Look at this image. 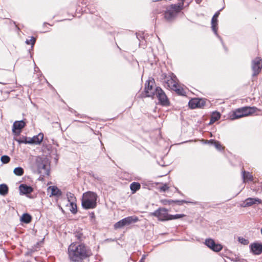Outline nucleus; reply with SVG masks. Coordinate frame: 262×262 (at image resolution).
<instances>
[{
    "mask_svg": "<svg viewBox=\"0 0 262 262\" xmlns=\"http://www.w3.org/2000/svg\"><path fill=\"white\" fill-rule=\"evenodd\" d=\"M185 214H177L175 215L169 214V220H176L184 217Z\"/></svg>",
    "mask_w": 262,
    "mask_h": 262,
    "instance_id": "obj_27",
    "label": "nucleus"
},
{
    "mask_svg": "<svg viewBox=\"0 0 262 262\" xmlns=\"http://www.w3.org/2000/svg\"><path fill=\"white\" fill-rule=\"evenodd\" d=\"M43 138V134L42 133H39L38 135L34 136L31 141L28 142L30 143H34L36 144H40L42 141Z\"/></svg>",
    "mask_w": 262,
    "mask_h": 262,
    "instance_id": "obj_18",
    "label": "nucleus"
},
{
    "mask_svg": "<svg viewBox=\"0 0 262 262\" xmlns=\"http://www.w3.org/2000/svg\"><path fill=\"white\" fill-rule=\"evenodd\" d=\"M155 81L154 79L148 80L145 84L144 93H142V97L157 98L159 102L163 105L168 104V101L164 92L160 87L155 88Z\"/></svg>",
    "mask_w": 262,
    "mask_h": 262,
    "instance_id": "obj_2",
    "label": "nucleus"
},
{
    "mask_svg": "<svg viewBox=\"0 0 262 262\" xmlns=\"http://www.w3.org/2000/svg\"><path fill=\"white\" fill-rule=\"evenodd\" d=\"M245 116H230V118H229L231 120H235L239 119L242 117H244Z\"/></svg>",
    "mask_w": 262,
    "mask_h": 262,
    "instance_id": "obj_36",
    "label": "nucleus"
},
{
    "mask_svg": "<svg viewBox=\"0 0 262 262\" xmlns=\"http://www.w3.org/2000/svg\"><path fill=\"white\" fill-rule=\"evenodd\" d=\"M256 202L258 203H261V201L259 199L249 198L245 200L244 203L245 204L243 205L242 206L244 207L250 206L255 204Z\"/></svg>",
    "mask_w": 262,
    "mask_h": 262,
    "instance_id": "obj_16",
    "label": "nucleus"
},
{
    "mask_svg": "<svg viewBox=\"0 0 262 262\" xmlns=\"http://www.w3.org/2000/svg\"><path fill=\"white\" fill-rule=\"evenodd\" d=\"M139 220V218L137 216L133 215L128 216L116 223L114 225V228L116 229H120L125 226L129 225L132 223H135Z\"/></svg>",
    "mask_w": 262,
    "mask_h": 262,
    "instance_id": "obj_6",
    "label": "nucleus"
},
{
    "mask_svg": "<svg viewBox=\"0 0 262 262\" xmlns=\"http://www.w3.org/2000/svg\"><path fill=\"white\" fill-rule=\"evenodd\" d=\"M184 3L180 2L178 4H173L170 6V9L174 13L177 14L183 9Z\"/></svg>",
    "mask_w": 262,
    "mask_h": 262,
    "instance_id": "obj_15",
    "label": "nucleus"
},
{
    "mask_svg": "<svg viewBox=\"0 0 262 262\" xmlns=\"http://www.w3.org/2000/svg\"><path fill=\"white\" fill-rule=\"evenodd\" d=\"M238 242L244 245H247L249 244V241L247 239L242 237H238Z\"/></svg>",
    "mask_w": 262,
    "mask_h": 262,
    "instance_id": "obj_32",
    "label": "nucleus"
},
{
    "mask_svg": "<svg viewBox=\"0 0 262 262\" xmlns=\"http://www.w3.org/2000/svg\"><path fill=\"white\" fill-rule=\"evenodd\" d=\"M262 68V60L259 57H256L252 62V69L253 71V76L258 74Z\"/></svg>",
    "mask_w": 262,
    "mask_h": 262,
    "instance_id": "obj_9",
    "label": "nucleus"
},
{
    "mask_svg": "<svg viewBox=\"0 0 262 262\" xmlns=\"http://www.w3.org/2000/svg\"><path fill=\"white\" fill-rule=\"evenodd\" d=\"M261 233L262 234V227H261Z\"/></svg>",
    "mask_w": 262,
    "mask_h": 262,
    "instance_id": "obj_43",
    "label": "nucleus"
},
{
    "mask_svg": "<svg viewBox=\"0 0 262 262\" xmlns=\"http://www.w3.org/2000/svg\"><path fill=\"white\" fill-rule=\"evenodd\" d=\"M168 210L165 208H159L155 211L150 213V215L155 216L161 221H169V214Z\"/></svg>",
    "mask_w": 262,
    "mask_h": 262,
    "instance_id": "obj_7",
    "label": "nucleus"
},
{
    "mask_svg": "<svg viewBox=\"0 0 262 262\" xmlns=\"http://www.w3.org/2000/svg\"><path fill=\"white\" fill-rule=\"evenodd\" d=\"M139 262H144V258H143V257H142V258L140 259V261H139Z\"/></svg>",
    "mask_w": 262,
    "mask_h": 262,
    "instance_id": "obj_41",
    "label": "nucleus"
},
{
    "mask_svg": "<svg viewBox=\"0 0 262 262\" xmlns=\"http://www.w3.org/2000/svg\"><path fill=\"white\" fill-rule=\"evenodd\" d=\"M177 15L170 9H167L164 13V17L167 21L173 20Z\"/></svg>",
    "mask_w": 262,
    "mask_h": 262,
    "instance_id": "obj_17",
    "label": "nucleus"
},
{
    "mask_svg": "<svg viewBox=\"0 0 262 262\" xmlns=\"http://www.w3.org/2000/svg\"><path fill=\"white\" fill-rule=\"evenodd\" d=\"M90 217L91 219H94L95 216V214H94V212H91L90 214Z\"/></svg>",
    "mask_w": 262,
    "mask_h": 262,
    "instance_id": "obj_39",
    "label": "nucleus"
},
{
    "mask_svg": "<svg viewBox=\"0 0 262 262\" xmlns=\"http://www.w3.org/2000/svg\"><path fill=\"white\" fill-rule=\"evenodd\" d=\"M220 10L217 11L213 16L212 19H211V28L214 34L219 37L220 36H219L217 34V17H219L220 14Z\"/></svg>",
    "mask_w": 262,
    "mask_h": 262,
    "instance_id": "obj_11",
    "label": "nucleus"
},
{
    "mask_svg": "<svg viewBox=\"0 0 262 262\" xmlns=\"http://www.w3.org/2000/svg\"><path fill=\"white\" fill-rule=\"evenodd\" d=\"M205 245L210 249L215 252L220 251L223 247L221 244H216L214 241L211 238H207L205 240Z\"/></svg>",
    "mask_w": 262,
    "mask_h": 262,
    "instance_id": "obj_10",
    "label": "nucleus"
},
{
    "mask_svg": "<svg viewBox=\"0 0 262 262\" xmlns=\"http://www.w3.org/2000/svg\"><path fill=\"white\" fill-rule=\"evenodd\" d=\"M169 187L167 184H163L162 186L160 187L159 189L160 191L165 192L168 190Z\"/></svg>",
    "mask_w": 262,
    "mask_h": 262,
    "instance_id": "obj_34",
    "label": "nucleus"
},
{
    "mask_svg": "<svg viewBox=\"0 0 262 262\" xmlns=\"http://www.w3.org/2000/svg\"><path fill=\"white\" fill-rule=\"evenodd\" d=\"M70 210L74 214L76 213L77 212V205L75 202L70 203Z\"/></svg>",
    "mask_w": 262,
    "mask_h": 262,
    "instance_id": "obj_28",
    "label": "nucleus"
},
{
    "mask_svg": "<svg viewBox=\"0 0 262 262\" xmlns=\"http://www.w3.org/2000/svg\"><path fill=\"white\" fill-rule=\"evenodd\" d=\"M80 122H84L85 121H79Z\"/></svg>",
    "mask_w": 262,
    "mask_h": 262,
    "instance_id": "obj_42",
    "label": "nucleus"
},
{
    "mask_svg": "<svg viewBox=\"0 0 262 262\" xmlns=\"http://www.w3.org/2000/svg\"><path fill=\"white\" fill-rule=\"evenodd\" d=\"M67 196L69 203L75 202L76 198L73 193L68 192L67 193Z\"/></svg>",
    "mask_w": 262,
    "mask_h": 262,
    "instance_id": "obj_26",
    "label": "nucleus"
},
{
    "mask_svg": "<svg viewBox=\"0 0 262 262\" xmlns=\"http://www.w3.org/2000/svg\"><path fill=\"white\" fill-rule=\"evenodd\" d=\"M1 160L4 164H7L9 162L10 158L9 156L4 155L1 157Z\"/></svg>",
    "mask_w": 262,
    "mask_h": 262,
    "instance_id": "obj_29",
    "label": "nucleus"
},
{
    "mask_svg": "<svg viewBox=\"0 0 262 262\" xmlns=\"http://www.w3.org/2000/svg\"><path fill=\"white\" fill-rule=\"evenodd\" d=\"M82 236V234L80 233H77L75 234V237L79 239V241H81V238Z\"/></svg>",
    "mask_w": 262,
    "mask_h": 262,
    "instance_id": "obj_37",
    "label": "nucleus"
},
{
    "mask_svg": "<svg viewBox=\"0 0 262 262\" xmlns=\"http://www.w3.org/2000/svg\"><path fill=\"white\" fill-rule=\"evenodd\" d=\"M35 42V38L34 37H31L30 39H27L26 41V43L27 45H31L32 46H33Z\"/></svg>",
    "mask_w": 262,
    "mask_h": 262,
    "instance_id": "obj_33",
    "label": "nucleus"
},
{
    "mask_svg": "<svg viewBox=\"0 0 262 262\" xmlns=\"http://www.w3.org/2000/svg\"><path fill=\"white\" fill-rule=\"evenodd\" d=\"M257 108L255 107H243L232 112L231 115H252L256 112Z\"/></svg>",
    "mask_w": 262,
    "mask_h": 262,
    "instance_id": "obj_8",
    "label": "nucleus"
},
{
    "mask_svg": "<svg viewBox=\"0 0 262 262\" xmlns=\"http://www.w3.org/2000/svg\"><path fill=\"white\" fill-rule=\"evenodd\" d=\"M211 143H212L214 145V146L215 147L216 149H217L219 150H221L223 149L222 146L221 145V144L218 141H211Z\"/></svg>",
    "mask_w": 262,
    "mask_h": 262,
    "instance_id": "obj_31",
    "label": "nucleus"
},
{
    "mask_svg": "<svg viewBox=\"0 0 262 262\" xmlns=\"http://www.w3.org/2000/svg\"><path fill=\"white\" fill-rule=\"evenodd\" d=\"M51 190V195L56 196H60L62 195L61 191L56 186H50L49 188Z\"/></svg>",
    "mask_w": 262,
    "mask_h": 262,
    "instance_id": "obj_20",
    "label": "nucleus"
},
{
    "mask_svg": "<svg viewBox=\"0 0 262 262\" xmlns=\"http://www.w3.org/2000/svg\"><path fill=\"white\" fill-rule=\"evenodd\" d=\"M97 195L92 191L86 192L83 194L82 206L85 209H94L97 206Z\"/></svg>",
    "mask_w": 262,
    "mask_h": 262,
    "instance_id": "obj_4",
    "label": "nucleus"
},
{
    "mask_svg": "<svg viewBox=\"0 0 262 262\" xmlns=\"http://www.w3.org/2000/svg\"><path fill=\"white\" fill-rule=\"evenodd\" d=\"M32 220V217L31 216L28 214V213H24L23 214L22 216L21 217V222L28 224L31 222Z\"/></svg>",
    "mask_w": 262,
    "mask_h": 262,
    "instance_id": "obj_22",
    "label": "nucleus"
},
{
    "mask_svg": "<svg viewBox=\"0 0 262 262\" xmlns=\"http://www.w3.org/2000/svg\"><path fill=\"white\" fill-rule=\"evenodd\" d=\"M242 178L243 179L244 182H246L247 181H253V176L249 172H246L245 170L242 171Z\"/></svg>",
    "mask_w": 262,
    "mask_h": 262,
    "instance_id": "obj_21",
    "label": "nucleus"
},
{
    "mask_svg": "<svg viewBox=\"0 0 262 262\" xmlns=\"http://www.w3.org/2000/svg\"><path fill=\"white\" fill-rule=\"evenodd\" d=\"M8 192V187L5 184L0 185V194L5 195Z\"/></svg>",
    "mask_w": 262,
    "mask_h": 262,
    "instance_id": "obj_24",
    "label": "nucleus"
},
{
    "mask_svg": "<svg viewBox=\"0 0 262 262\" xmlns=\"http://www.w3.org/2000/svg\"><path fill=\"white\" fill-rule=\"evenodd\" d=\"M13 172L16 176H21L24 174V169L20 167H17L14 168Z\"/></svg>",
    "mask_w": 262,
    "mask_h": 262,
    "instance_id": "obj_25",
    "label": "nucleus"
},
{
    "mask_svg": "<svg viewBox=\"0 0 262 262\" xmlns=\"http://www.w3.org/2000/svg\"><path fill=\"white\" fill-rule=\"evenodd\" d=\"M25 125V123L23 121H16L13 123L12 130L15 134H19Z\"/></svg>",
    "mask_w": 262,
    "mask_h": 262,
    "instance_id": "obj_14",
    "label": "nucleus"
},
{
    "mask_svg": "<svg viewBox=\"0 0 262 262\" xmlns=\"http://www.w3.org/2000/svg\"><path fill=\"white\" fill-rule=\"evenodd\" d=\"M162 76L164 78L163 83L165 88L174 91L180 95H185V92L184 90L178 84L177 78L175 76H167L164 74Z\"/></svg>",
    "mask_w": 262,
    "mask_h": 262,
    "instance_id": "obj_3",
    "label": "nucleus"
},
{
    "mask_svg": "<svg viewBox=\"0 0 262 262\" xmlns=\"http://www.w3.org/2000/svg\"><path fill=\"white\" fill-rule=\"evenodd\" d=\"M164 205H169L172 203H174V201L172 200H163L162 201Z\"/></svg>",
    "mask_w": 262,
    "mask_h": 262,
    "instance_id": "obj_35",
    "label": "nucleus"
},
{
    "mask_svg": "<svg viewBox=\"0 0 262 262\" xmlns=\"http://www.w3.org/2000/svg\"><path fill=\"white\" fill-rule=\"evenodd\" d=\"M69 258L72 262H81L92 255L89 247L83 244L72 243L68 248Z\"/></svg>",
    "mask_w": 262,
    "mask_h": 262,
    "instance_id": "obj_1",
    "label": "nucleus"
},
{
    "mask_svg": "<svg viewBox=\"0 0 262 262\" xmlns=\"http://www.w3.org/2000/svg\"><path fill=\"white\" fill-rule=\"evenodd\" d=\"M174 203H176L179 205H182L183 203H187V202L184 200H176L174 201Z\"/></svg>",
    "mask_w": 262,
    "mask_h": 262,
    "instance_id": "obj_38",
    "label": "nucleus"
},
{
    "mask_svg": "<svg viewBox=\"0 0 262 262\" xmlns=\"http://www.w3.org/2000/svg\"><path fill=\"white\" fill-rule=\"evenodd\" d=\"M141 185L138 182H133L130 185V188L132 191L133 193L136 192L137 190L140 189Z\"/></svg>",
    "mask_w": 262,
    "mask_h": 262,
    "instance_id": "obj_23",
    "label": "nucleus"
},
{
    "mask_svg": "<svg viewBox=\"0 0 262 262\" xmlns=\"http://www.w3.org/2000/svg\"><path fill=\"white\" fill-rule=\"evenodd\" d=\"M35 164L38 173L42 177L49 176L50 164L47 158L38 157Z\"/></svg>",
    "mask_w": 262,
    "mask_h": 262,
    "instance_id": "obj_5",
    "label": "nucleus"
},
{
    "mask_svg": "<svg viewBox=\"0 0 262 262\" xmlns=\"http://www.w3.org/2000/svg\"><path fill=\"white\" fill-rule=\"evenodd\" d=\"M211 115H221V114H220V113L219 112L215 111V112H213L212 113Z\"/></svg>",
    "mask_w": 262,
    "mask_h": 262,
    "instance_id": "obj_40",
    "label": "nucleus"
},
{
    "mask_svg": "<svg viewBox=\"0 0 262 262\" xmlns=\"http://www.w3.org/2000/svg\"><path fill=\"white\" fill-rule=\"evenodd\" d=\"M205 104L204 101L200 99L194 98L190 100L188 105L191 108H201Z\"/></svg>",
    "mask_w": 262,
    "mask_h": 262,
    "instance_id": "obj_12",
    "label": "nucleus"
},
{
    "mask_svg": "<svg viewBox=\"0 0 262 262\" xmlns=\"http://www.w3.org/2000/svg\"><path fill=\"white\" fill-rule=\"evenodd\" d=\"M221 118V116H211V118L210 119V122L208 123L209 125H211L214 123L216 121L220 119Z\"/></svg>",
    "mask_w": 262,
    "mask_h": 262,
    "instance_id": "obj_30",
    "label": "nucleus"
},
{
    "mask_svg": "<svg viewBox=\"0 0 262 262\" xmlns=\"http://www.w3.org/2000/svg\"><path fill=\"white\" fill-rule=\"evenodd\" d=\"M250 251L254 255H260L262 253V244L253 243L250 245Z\"/></svg>",
    "mask_w": 262,
    "mask_h": 262,
    "instance_id": "obj_13",
    "label": "nucleus"
},
{
    "mask_svg": "<svg viewBox=\"0 0 262 262\" xmlns=\"http://www.w3.org/2000/svg\"><path fill=\"white\" fill-rule=\"evenodd\" d=\"M19 190L23 194H30L33 191V188L31 186L24 184L19 186Z\"/></svg>",
    "mask_w": 262,
    "mask_h": 262,
    "instance_id": "obj_19",
    "label": "nucleus"
}]
</instances>
